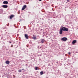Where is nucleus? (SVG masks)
I'll use <instances>...</instances> for the list:
<instances>
[{
  "label": "nucleus",
  "mask_w": 78,
  "mask_h": 78,
  "mask_svg": "<svg viewBox=\"0 0 78 78\" xmlns=\"http://www.w3.org/2000/svg\"><path fill=\"white\" fill-rule=\"evenodd\" d=\"M38 68V67H35V70H37Z\"/></svg>",
  "instance_id": "15"
},
{
  "label": "nucleus",
  "mask_w": 78,
  "mask_h": 78,
  "mask_svg": "<svg viewBox=\"0 0 78 78\" xmlns=\"http://www.w3.org/2000/svg\"><path fill=\"white\" fill-rule=\"evenodd\" d=\"M60 31H59V34H62V30L61 28L60 29Z\"/></svg>",
  "instance_id": "6"
},
{
  "label": "nucleus",
  "mask_w": 78,
  "mask_h": 78,
  "mask_svg": "<svg viewBox=\"0 0 78 78\" xmlns=\"http://www.w3.org/2000/svg\"><path fill=\"white\" fill-rule=\"evenodd\" d=\"M39 1L41 2V1H42V0H39Z\"/></svg>",
  "instance_id": "21"
},
{
  "label": "nucleus",
  "mask_w": 78,
  "mask_h": 78,
  "mask_svg": "<svg viewBox=\"0 0 78 78\" xmlns=\"http://www.w3.org/2000/svg\"><path fill=\"white\" fill-rule=\"evenodd\" d=\"M9 43H10V44H11V41H9Z\"/></svg>",
  "instance_id": "20"
},
{
  "label": "nucleus",
  "mask_w": 78,
  "mask_h": 78,
  "mask_svg": "<svg viewBox=\"0 0 78 78\" xmlns=\"http://www.w3.org/2000/svg\"><path fill=\"white\" fill-rule=\"evenodd\" d=\"M67 40V38L66 37H63L61 38V41H66Z\"/></svg>",
  "instance_id": "2"
},
{
  "label": "nucleus",
  "mask_w": 78,
  "mask_h": 78,
  "mask_svg": "<svg viewBox=\"0 0 78 78\" xmlns=\"http://www.w3.org/2000/svg\"><path fill=\"white\" fill-rule=\"evenodd\" d=\"M33 39H34V40L37 39L36 37L34 36L32 37Z\"/></svg>",
  "instance_id": "13"
},
{
  "label": "nucleus",
  "mask_w": 78,
  "mask_h": 78,
  "mask_svg": "<svg viewBox=\"0 0 78 78\" xmlns=\"http://www.w3.org/2000/svg\"><path fill=\"white\" fill-rule=\"evenodd\" d=\"M26 8H27V5H24L23 7V8L22 9V10L23 11V10H24V9H25Z\"/></svg>",
  "instance_id": "4"
},
{
  "label": "nucleus",
  "mask_w": 78,
  "mask_h": 78,
  "mask_svg": "<svg viewBox=\"0 0 78 78\" xmlns=\"http://www.w3.org/2000/svg\"><path fill=\"white\" fill-rule=\"evenodd\" d=\"M76 40H73L72 42L73 45H74V44H76Z\"/></svg>",
  "instance_id": "5"
},
{
  "label": "nucleus",
  "mask_w": 78,
  "mask_h": 78,
  "mask_svg": "<svg viewBox=\"0 0 78 78\" xmlns=\"http://www.w3.org/2000/svg\"><path fill=\"white\" fill-rule=\"evenodd\" d=\"M4 4H8V2L7 1H5L3 2Z\"/></svg>",
  "instance_id": "12"
},
{
  "label": "nucleus",
  "mask_w": 78,
  "mask_h": 78,
  "mask_svg": "<svg viewBox=\"0 0 78 78\" xmlns=\"http://www.w3.org/2000/svg\"><path fill=\"white\" fill-rule=\"evenodd\" d=\"M41 75H43V71H41L40 72Z\"/></svg>",
  "instance_id": "14"
},
{
  "label": "nucleus",
  "mask_w": 78,
  "mask_h": 78,
  "mask_svg": "<svg viewBox=\"0 0 78 78\" xmlns=\"http://www.w3.org/2000/svg\"><path fill=\"white\" fill-rule=\"evenodd\" d=\"M41 41L42 44H44V42H45V40L44 39H41Z\"/></svg>",
  "instance_id": "7"
},
{
  "label": "nucleus",
  "mask_w": 78,
  "mask_h": 78,
  "mask_svg": "<svg viewBox=\"0 0 78 78\" xmlns=\"http://www.w3.org/2000/svg\"><path fill=\"white\" fill-rule=\"evenodd\" d=\"M63 31H69V29L67 28L63 27L61 28Z\"/></svg>",
  "instance_id": "1"
},
{
  "label": "nucleus",
  "mask_w": 78,
  "mask_h": 78,
  "mask_svg": "<svg viewBox=\"0 0 78 78\" xmlns=\"http://www.w3.org/2000/svg\"><path fill=\"white\" fill-rule=\"evenodd\" d=\"M25 36L27 39H28V35L27 34H25Z\"/></svg>",
  "instance_id": "9"
},
{
  "label": "nucleus",
  "mask_w": 78,
  "mask_h": 78,
  "mask_svg": "<svg viewBox=\"0 0 78 78\" xmlns=\"http://www.w3.org/2000/svg\"><path fill=\"white\" fill-rule=\"evenodd\" d=\"M2 7L3 8H7L8 7V6L6 5H2Z\"/></svg>",
  "instance_id": "8"
},
{
  "label": "nucleus",
  "mask_w": 78,
  "mask_h": 78,
  "mask_svg": "<svg viewBox=\"0 0 78 78\" xmlns=\"http://www.w3.org/2000/svg\"><path fill=\"white\" fill-rule=\"evenodd\" d=\"M67 2H69V0H67Z\"/></svg>",
  "instance_id": "18"
},
{
  "label": "nucleus",
  "mask_w": 78,
  "mask_h": 78,
  "mask_svg": "<svg viewBox=\"0 0 78 78\" xmlns=\"http://www.w3.org/2000/svg\"><path fill=\"white\" fill-rule=\"evenodd\" d=\"M67 67L65 68V69H68L69 67H72V65L69 63L67 64Z\"/></svg>",
  "instance_id": "3"
},
{
  "label": "nucleus",
  "mask_w": 78,
  "mask_h": 78,
  "mask_svg": "<svg viewBox=\"0 0 78 78\" xmlns=\"http://www.w3.org/2000/svg\"><path fill=\"white\" fill-rule=\"evenodd\" d=\"M68 53L69 55H70V52H69Z\"/></svg>",
  "instance_id": "19"
},
{
  "label": "nucleus",
  "mask_w": 78,
  "mask_h": 78,
  "mask_svg": "<svg viewBox=\"0 0 78 78\" xmlns=\"http://www.w3.org/2000/svg\"><path fill=\"white\" fill-rule=\"evenodd\" d=\"M14 17V15H12L10 16V19H12V17Z\"/></svg>",
  "instance_id": "10"
},
{
  "label": "nucleus",
  "mask_w": 78,
  "mask_h": 78,
  "mask_svg": "<svg viewBox=\"0 0 78 78\" xmlns=\"http://www.w3.org/2000/svg\"><path fill=\"white\" fill-rule=\"evenodd\" d=\"M18 72H22V69L19 70Z\"/></svg>",
  "instance_id": "16"
},
{
  "label": "nucleus",
  "mask_w": 78,
  "mask_h": 78,
  "mask_svg": "<svg viewBox=\"0 0 78 78\" xmlns=\"http://www.w3.org/2000/svg\"><path fill=\"white\" fill-rule=\"evenodd\" d=\"M10 62H9V61L8 60L6 61L5 62V63H6V64H9Z\"/></svg>",
  "instance_id": "11"
},
{
  "label": "nucleus",
  "mask_w": 78,
  "mask_h": 78,
  "mask_svg": "<svg viewBox=\"0 0 78 78\" xmlns=\"http://www.w3.org/2000/svg\"><path fill=\"white\" fill-rule=\"evenodd\" d=\"M21 70H25L24 69H21Z\"/></svg>",
  "instance_id": "17"
}]
</instances>
